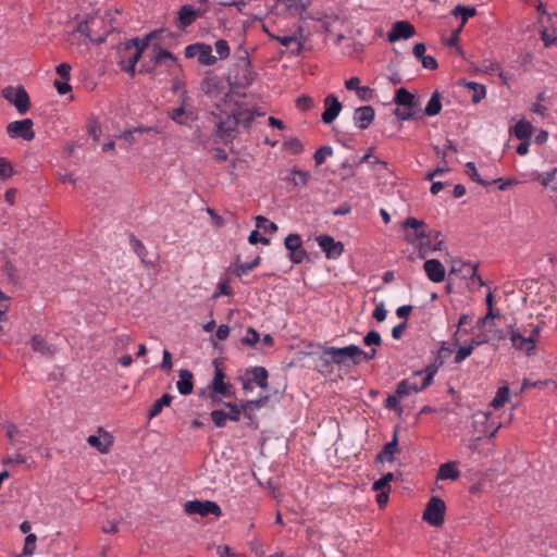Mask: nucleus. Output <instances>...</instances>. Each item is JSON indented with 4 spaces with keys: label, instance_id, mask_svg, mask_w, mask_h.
Returning a JSON list of instances; mask_svg holds the SVG:
<instances>
[{
    "label": "nucleus",
    "instance_id": "9",
    "mask_svg": "<svg viewBox=\"0 0 557 557\" xmlns=\"http://www.w3.org/2000/svg\"><path fill=\"white\" fill-rule=\"evenodd\" d=\"M284 246L289 251L288 259L293 263L299 264L305 259L308 258V252L302 247V240H301L300 235H298V234L287 235L284 240Z\"/></svg>",
    "mask_w": 557,
    "mask_h": 557
},
{
    "label": "nucleus",
    "instance_id": "19",
    "mask_svg": "<svg viewBox=\"0 0 557 557\" xmlns=\"http://www.w3.org/2000/svg\"><path fill=\"white\" fill-rule=\"evenodd\" d=\"M32 349L36 352L41 354L46 357H51L55 354L57 348L49 345L44 337L40 335H34L30 339Z\"/></svg>",
    "mask_w": 557,
    "mask_h": 557
},
{
    "label": "nucleus",
    "instance_id": "37",
    "mask_svg": "<svg viewBox=\"0 0 557 557\" xmlns=\"http://www.w3.org/2000/svg\"><path fill=\"white\" fill-rule=\"evenodd\" d=\"M252 375V381L261 388L268 387V371L264 367H253L249 371Z\"/></svg>",
    "mask_w": 557,
    "mask_h": 557
},
{
    "label": "nucleus",
    "instance_id": "14",
    "mask_svg": "<svg viewBox=\"0 0 557 557\" xmlns=\"http://www.w3.org/2000/svg\"><path fill=\"white\" fill-rule=\"evenodd\" d=\"M375 117V111L371 106H362L354 112V123L359 129H367Z\"/></svg>",
    "mask_w": 557,
    "mask_h": 557
},
{
    "label": "nucleus",
    "instance_id": "10",
    "mask_svg": "<svg viewBox=\"0 0 557 557\" xmlns=\"http://www.w3.org/2000/svg\"><path fill=\"white\" fill-rule=\"evenodd\" d=\"M319 247L324 251L327 259H337L344 252V245L327 234H323L317 237Z\"/></svg>",
    "mask_w": 557,
    "mask_h": 557
},
{
    "label": "nucleus",
    "instance_id": "11",
    "mask_svg": "<svg viewBox=\"0 0 557 557\" xmlns=\"http://www.w3.org/2000/svg\"><path fill=\"white\" fill-rule=\"evenodd\" d=\"M414 34L416 29L408 21H397L387 33V39L391 42H395L400 39L411 38Z\"/></svg>",
    "mask_w": 557,
    "mask_h": 557
},
{
    "label": "nucleus",
    "instance_id": "33",
    "mask_svg": "<svg viewBox=\"0 0 557 557\" xmlns=\"http://www.w3.org/2000/svg\"><path fill=\"white\" fill-rule=\"evenodd\" d=\"M311 178V174L308 171L300 170L297 166H294L292 170V178L290 182L296 187H306Z\"/></svg>",
    "mask_w": 557,
    "mask_h": 557
},
{
    "label": "nucleus",
    "instance_id": "44",
    "mask_svg": "<svg viewBox=\"0 0 557 557\" xmlns=\"http://www.w3.org/2000/svg\"><path fill=\"white\" fill-rule=\"evenodd\" d=\"M333 154V149L331 146H322L315 150L313 154L314 163L317 166L322 165L327 157Z\"/></svg>",
    "mask_w": 557,
    "mask_h": 557
},
{
    "label": "nucleus",
    "instance_id": "12",
    "mask_svg": "<svg viewBox=\"0 0 557 557\" xmlns=\"http://www.w3.org/2000/svg\"><path fill=\"white\" fill-rule=\"evenodd\" d=\"M324 112L322 113V122L324 124H331L335 121V119L341 113L343 106L338 100V97L331 94L324 98Z\"/></svg>",
    "mask_w": 557,
    "mask_h": 557
},
{
    "label": "nucleus",
    "instance_id": "8",
    "mask_svg": "<svg viewBox=\"0 0 557 557\" xmlns=\"http://www.w3.org/2000/svg\"><path fill=\"white\" fill-rule=\"evenodd\" d=\"M33 126L34 123L30 119L14 121L7 125V134L10 138H22L29 141L35 138Z\"/></svg>",
    "mask_w": 557,
    "mask_h": 557
},
{
    "label": "nucleus",
    "instance_id": "36",
    "mask_svg": "<svg viewBox=\"0 0 557 557\" xmlns=\"http://www.w3.org/2000/svg\"><path fill=\"white\" fill-rule=\"evenodd\" d=\"M442 110L441 95L438 91L432 94L423 113L428 116L437 115Z\"/></svg>",
    "mask_w": 557,
    "mask_h": 557
},
{
    "label": "nucleus",
    "instance_id": "27",
    "mask_svg": "<svg viewBox=\"0 0 557 557\" xmlns=\"http://www.w3.org/2000/svg\"><path fill=\"white\" fill-rule=\"evenodd\" d=\"M426 387H422L421 385H418L417 383L411 382L408 379L401 380L397 386H396V394L399 397H406L409 396L412 393H419L424 391Z\"/></svg>",
    "mask_w": 557,
    "mask_h": 557
},
{
    "label": "nucleus",
    "instance_id": "2",
    "mask_svg": "<svg viewBox=\"0 0 557 557\" xmlns=\"http://www.w3.org/2000/svg\"><path fill=\"white\" fill-rule=\"evenodd\" d=\"M214 119L215 135L224 144H230L236 137V132L239 126L238 114L233 110L226 112L216 106V111H212Z\"/></svg>",
    "mask_w": 557,
    "mask_h": 557
},
{
    "label": "nucleus",
    "instance_id": "59",
    "mask_svg": "<svg viewBox=\"0 0 557 557\" xmlns=\"http://www.w3.org/2000/svg\"><path fill=\"white\" fill-rule=\"evenodd\" d=\"M472 351L473 350L469 345L460 347L455 355V363H461L472 354Z\"/></svg>",
    "mask_w": 557,
    "mask_h": 557
},
{
    "label": "nucleus",
    "instance_id": "41",
    "mask_svg": "<svg viewBox=\"0 0 557 557\" xmlns=\"http://www.w3.org/2000/svg\"><path fill=\"white\" fill-rule=\"evenodd\" d=\"M226 408L230 409V411L226 412L228 420L233 422H237L240 419L242 412H245L242 404L236 403H223Z\"/></svg>",
    "mask_w": 557,
    "mask_h": 557
},
{
    "label": "nucleus",
    "instance_id": "52",
    "mask_svg": "<svg viewBox=\"0 0 557 557\" xmlns=\"http://www.w3.org/2000/svg\"><path fill=\"white\" fill-rule=\"evenodd\" d=\"M268 401V396L258 399L240 401L244 410H252L262 407Z\"/></svg>",
    "mask_w": 557,
    "mask_h": 557
},
{
    "label": "nucleus",
    "instance_id": "39",
    "mask_svg": "<svg viewBox=\"0 0 557 557\" xmlns=\"http://www.w3.org/2000/svg\"><path fill=\"white\" fill-rule=\"evenodd\" d=\"M255 221L257 228H261L265 233L273 234L277 231V225L263 215H257Z\"/></svg>",
    "mask_w": 557,
    "mask_h": 557
},
{
    "label": "nucleus",
    "instance_id": "34",
    "mask_svg": "<svg viewBox=\"0 0 557 557\" xmlns=\"http://www.w3.org/2000/svg\"><path fill=\"white\" fill-rule=\"evenodd\" d=\"M260 261H261V258L259 256H257L250 262H240L239 256H237L234 272L237 276H243V275L249 273L255 268H257L260 264Z\"/></svg>",
    "mask_w": 557,
    "mask_h": 557
},
{
    "label": "nucleus",
    "instance_id": "24",
    "mask_svg": "<svg viewBox=\"0 0 557 557\" xmlns=\"http://www.w3.org/2000/svg\"><path fill=\"white\" fill-rule=\"evenodd\" d=\"M160 33H161V30H153V32H150L149 34H147L143 38L135 37V38L127 40L126 42L128 45H131V48L139 49L140 55H143V52L148 48L150 41L152 39H157L159 37Z\"/></svg>",
    "mask_w": 557,
    "mask_h": 557
},
{
    "label": "nucleus",
    "instance_id": "22",
    "mask_svg": "<svg viewBox=\"0 0 557 557\" xmlns=\"http://www.w3.org/2000/svg\"><path fill=\"white\" fill-rule=\"evenodd\" d=\"M87 443L96 448L99 453L106 454L109 451L112 445V438L109 433L104 432L103 437H99L97 435H89L87 437Z\"/></svg>",
    "mask_w": 557,
    "mask_h": 557
},
{
    "label": "nucleus",
    "instance_id": "50",
    "mask_svg": "<svg viewBox=\"0 0 557 557\" xmlns=\"http://www.w3.org/2000/svg\"><path fill=\"white\" fill-rule=\"evenodd\" d=\"M296 107L298 110L307 112L313 107V99L310 96L302 95L297 98Z\"/></svg>",
    "mask_w": 557,
    "mask_h": 557
},
{
    "label": "nucleus",
    "instance_id": "63",
    "mask_svg": "<svg viewBox=\"0 0 557 557\" xmlns=\"http://www.w3.org/2000/svg\"><path fill=\"white\" fill-rule=\"evenodd\" d=\"M71 65L69 63H61L57 66L55 71L63 81H70L71 77Z\"/></svg>",
    "mask_w": 557,
    "mask_h": 557
},
{
    "label": "nucleus",
    "instance_id": "7",
    "mask_svg": "<svg viewBox=\"0 0 557 557\" xmlns=\"http://www.w3.org/2000/svg\"><path fill=\"white\" fill-rule=\"evenodd\" d=\"M119 54V65L121 70L134 76L136 64L141 58L140 50L131 48V45L125 42L120 47Z\"/></svg>",
    "mask_w": 557,
    "mask_h": 557
},
{
    "label": "nucleus",
    "instance_id": "55",
    "mask_svg": "<svg viewBox=\"0 0 557 557\" xmlns=\"http://www.w3.org/2000/svg\"><path fill=\"white\" fill-rule=\"evenodd\" d=\"M272 39H274L275 41H277L280 45L286 47V48H289L294 42L297 41V38L298 36L296 34L294 35H284V36H274L272 35L271 36Z\"/></svg>",
    "mask_w": 557,
    "mask_h": 557
},
{
    "label": "nucleus",
    "instance_id": "40",
    "mask_svg": "<svg viewBox=\"0 0 557 557\" xmlns=\"http://www.w3.org/2000/svg\"><path fill=\"white\" fill-rule=\"evenodd\" d=\"M466 174L475 183L482 185V186H488L491 185L490 181L483 180L480 174L478 173V170L475 168V164L473 162H467L466 163Z\"/></svg>",
    "mask_w": 557,
    "mask_h": 557
},
{
    "label": "nucleus",
    "instance_id": "47",
    "mask_svg": "<svg viewBox=\"0 0 557 557\" xmlns=\"http://www.w3.org/2000/svg\"><path fill=\"white\" fill-rule=\"evenodd\" d=\"M129 243L135 253L140 258L143 262H145L147 250L141 240L136 238L134 235H131Z\"/></svg>",
    "mask_w": 557,
    "mask_h": 557
},
{
    "label": "nucleus",
    "instance_id": "20",
    "mask_svg": "<svg viewBox=\"0 0 557 557\" xmlns=\"http://www.w3.org/2000/svg\"><path fill=\"white\" fill-rule=\"evenodd\" d=\"M180 380L176 383V387L182 395H189L193 392V373L187 369L180 370Z\"/></svg>",
    "mask_w": 557,
    "mask_h": 557
},
{
    "label": "nucleus",
    "instance_id": "49",
    "mask_svg": "<svg viewBox=\"0 0 557 557\" xmlns=\"http://www.w3.org/2000/svg\"><path fill=\"white\" fill-rule=\"evenodd\" d=\"M363 344L366 346H381L382 337L377 331H370L363 337Z\"/></svg>",
    "mask_w": 557,
    "mask_h": 557
},
{
    "label": "nucleus",
    "instance_id": "42",
    "mask_svg": "<svg viewBox=\"0 0 557 557\" xmlns=\"http://www.w3.org/2000/svg\"><path fill=\"white\" fill-rule=\"evenodd\" d=\"M451 13L455 16H460L462 24H465L470 17L475 15L476 10L474 7H463L459 4L453 10Z\"/></svg>",
    "mask_w": 557,
    "mask_h": 557
},
{
    "label": "nucleus",
    "instance_id": "53",
    "mask_svg": "<svg viewBox=\"0 0 557 557\" xmlns=\"http://www.w3.org/2000/svg\"><path fill=\"white\" fill-rule=\"evenodd\" d=\"M284 145L294 154H299V153H301L304 151V145L296 137L289 138L288 140L285 141Z\"/></svg>",
    "mask_w": 557,
    "mask_h": 557
},
{
    "label": "nucleus",
    "instance_id": "25",
    "mask_svg": "<svg viewBox=\"0 0 557 557\" xmlns=\"http://www.w3.org/2000/svg\"><path fill=\"white\" fill-rule=\"evenodd\" d=\"M160 33H161V30H153V32H150L149 34H147L143 38L135 37V38L127 40L126 42L128 45H131V48L139 49L140 55H143V52L148 48L150 41L152 39H157L159 37Z\"/></svg>",
    "mask_w": 557,
    "mask_h": 557
},
{
    "label": "nucleus",
    "instance_id": "30",
    "mask_svg": "<svg viewBox=\"0 0 557 557\" xmlns=\"http://www.w3.org/2000/svg\"><path fill=\"white\" fill-rule=\"evenodd\" d=\"M478 264L472 262H460V269H457L456 265H453L450 270V274L454 273H462V277L467 280L474 281V277L476 276L478 272Z\"/></svg>",
    "mask_w": 557,
    "mask_h": 557
},
{
    "label": "nucleus",
    "instance_id": "62",
    "mask_svg": "<svg viewBox=\"0 0 557 557\" xmlns=\"http://www.w3.org/2000/svg\"><path fill=\"white\" fill-rule=\"evenodd\" d=\"M248 242L251 245H256L258 243H261L263 245H269L270 244V239L264 237V236H261L257 230H253L250 233V235L248 236Z\"/></svg>",
    "mask_w": 557,
    "mask_h": 557
},
{
    "label": "nucleus",
    "instance_id": "21",
    "mask_svg": "<svg viewBox=\"0 0 557 557\" xmlns=\"http://www.w3.org/2000/svg\"><path fill=\"white\" fill-rule=\"evenodd\" d=\"M460 476V471L457 469L456 461H448L440 466L436 479L437 480H457Z\"/></svg>",
    "mask_w": 557,
    "mask_h": 557
},
{
    "label": "nucleus",
    "instance_id": "38",
    "mask_svg": "<svg viewBox=\"0 0 557 557\" xmlns=\"http://www.w3.org/2000/svg\"><path fill=\"white\" fill-rule=\"evenodd\" d=\"M510 391L508 386H502L497 389L495 397L491 401V406L495 409L503 407L509 399Z\"/></svg>",
    "mask_w": 557,
    "mask_h": 557
},
{
    "label": "nucleus",
    "instance_id": "17",
    "mask_svg": "<svg viewBox=\"0 0 557 557\" xmlns=\"http://www.w3.org/2000/svg\"><path fill=\"white\" fill-rule=\"evenodd\" d=\"M398 451V437L397 431L394 432L393 438L391 442L386 443L382 450L377 453L375 457L376 462H393L394 456Z\"/></svg>",
    "mask_w": 557,
    "mask_h": 557
},
{
    "label": "nucleus",
    "instance_id": "23",
    "mask_svg": "<svg viewBox=\"0 0 557 557\" xmlns=\"http://www.w3.org/2000/svg\"><path fill=\"white\" fill-rule=\"evenodd\" d=\"M177 26L185 29L195 22V8L190 4L183 5L178 11Z\"/></svg>",
    "mask_w": 557,
    "mask_h": 557
},
{
    "label": "nucleus",
    "instance_id": "1",
    "mask_svg": "<svg viewBox=\"0 0 557 557\" xmlns=\"http://www.w3.org/2000/svg\"><path fill=\"white\" fill-rule=\"evenodd\" d=\"M362 349L357 345H348L345 347L323 346L322 347V367L327 372H332V364L339 367H349L350 364L358 366L360 363V356Z\"/></svg>",
    "mask_w": 557,
    "mask_h": 557
},
{
    "label": "nucleus",
    "instance_id": "64",
    "mask_svg": "<svg viewBox=\"0 0 557 557\" xmlns=\"http://www.w3.org/2000/svg\"><path fill=\"white\" fill-rule=\"evenodd\" d=\"M399 396L397 394L395 395H388L387 398L385 399V407L387 409H394V410H401V408L399 407Z\"/></svg>",
    "mask_w": 557,
    "mask_h": 557
},
{
    "label": "nucleus",
    "instance_id": "61",
    "mask_svg": "<svg viewBox=\"0 0 557 557\" xmlns=\"http://www.w3.org/2000/svg\"><path fill=\"white\" fill-rule=\"evenodd\" d=\"M386 314L385 305L383 301H380L373 310L372 315L377 322H383L386 319Z\"/></svg>",
    "mask_w": 557,
    "mask_h": 557
},
{
    "label": "nucleus",
    "instance_id": "43",
    "mask_svg": "<svg viewBox=\"0 0 557 557\" xmlns=\"http://www.w3.org/2000/svg\"><path fill=\"white\" fill-rule=\"evenodd\" d=\"M236 114H238L239 125H243L244 128L249 129L255 120V112L250 110H234Z\"/></svg>",
    "mask_w": 557,
    "mask_h": 557
},
{
    "label": "nucleus",
    "instance_id": "31",
    "mask_svg": "<svg viewBox=\"0 0 557 557\" xmlns=\"http://www.w3.org/2000/svg\"><path fill=\"white\" fill-rule=\"evenodd\" d=\"M532 132L533 126L531 125L530 122H527L524 120L519 121L513 126V135L516 136V138L520 140H529L530 137L532 136Z\"/></svg>",
    "mask_w": 557,
    "mask_h": 557
},
{
    "label": "nucleus",
    "instance_id": "6",
    "mask_svg": "<svg viewBox=\"0 0 557 557\" xmlns=\"http://www.w3.org/2000/svg\"><path fill=\"white\" fill-rule=\"evenodd\" d=\"M184 510L188 515H199L201 517L209 515L220 517L222 515L220 506L212 500H188L184 505Z\"/></svg>",
    "mask_w": 557,
    "mask_h": 557
},
{
    "label": "nucleus",
    "instance_id": "15",
    "mask_svg": "<svg viewBox=\"0 0 557 557\" xmlns=\"http://www.w3.org/2000/svg\"><path fill=\"white\" fill-rule=\"evenodd\" d=\"M510 341L517 350H522L528 356L533 355L535 351V344H533L532 337L523 336L518 330L510 332Z\"/></svg>",
    "mask_w": 557,
    "mask_h": 557
},
{
    "label": "nucleus",
    "instance_id": "54",
    "mask_svg": "<svg viewBox=\"0 0 557 557\" xmlns=\"http://www.w3.org/2000/svg\"><path fill=\"white\" fill-rule=\"evenodd\" d=\"M541 38L545 47L557 46V35L554 30L550 33L548 28H544L541 32Z\"/></svg>",
    "mask_w": 557,
    "mask_h": 557
},
{
    "label": "nucleus",
    "instance_id": "45",
    "mask_svg": "<svg viewBox=\"0 0 557 557\" xmlns=\"http://www.w3.org/2000/svg\"><path fill=\"white\" fill-rule=\"evenodd\" d=\"M394 479L393 472L385 473L381 479L376 480L373 485V491H389V482Z\"/></svg>",
    "mask_w": 557,
    "mask_h": 557
},
{
    "label": "nucleus",
    "instance_id": "56",
    "mask_svg": "<svg viewBox=\"0 0 557 557\" xmlns=\"http://www.w3.org/2000/svg\"><path fill=\"white\" fill-rule=\"evenodd\" d=\"M557 168H554L550 171L539 174L537 180L544 187H547L555 180Z\"/></svg>",
    "mask_w": 557,
    "mask_h": 557
},
{
    "label": "nucleus",
    "instance_id": "58",
    "mask_svg": "<svg viewBox=\"0 0 557 557\" xmlns=\"http://www.w3.org/2000/svg\"><path fill=\"white\" fill-rule=\"evenodd\" d=\"M12 174H13V169H12L11 163L4 158H0V178L1 180L9 178L12 176Z\"/></svg>",
    "mask_w": 557,
    "mask_h": 557
},
{
    "label": "nucleus",
    "instance_id": "29",
    "mask_svg": "<svg viewBox=\"0 0 557 557\" xmlns=\"http://www.w3.org/2000/svg\"><path fill=\"white\" fill-rule=\"evenodd\" d=\"M459 84H461L472 90L471 100L473 103H479L486 96V88L482 84L474 83V82H467L465 79H461L459 82Z\"/></svg>",
    "mask_w": 557,
    "mask_h": 557
},
{
    "label": "nucleus",
    "instance_id": "46",
    "mask_svg": "<svg viewBox=\"0 0 557 557\" xmlns=\"http://www.w3.org/2000/svg\"><path fill=\"white\" fill-rule=\"evenodd\" d=\"M210 417L216 428H224L228 420L226 411L222 409L212 410Z\"/></svg>",
    "mask_w": 557,
    "mask_h": 557
},
{
    "label": "nucleus",
    "instance_id": "60",
    "mask_svg": "<svg viewBox=\"0 0 557 557\" xmlns=\"http://www.w3.org/2000/svg\"><path fill=\"white\" fill-rule=\"evenodd\" d=\"M78 33L85 35L86 37H88L91 41H95V42H102L104 41V38L102 37H99V38H92L89 34V26H88V22L86 21H83L81 23H78L77 25V29H76Z\"/></svg>",
    "mask_w": 557,
    "mask_h": 557
},
{
    "label": "nucleus",
    "instance_id": "4",
    "mask_svg": "<svg viewBox=\"0 0 557 557\" xmlns=\"http://www.w3.org/2000/svg\"><path fill=\"white\" fill-rule=\"evenodd\" d=\"M2 97L13 104L20 114H25L29 109V97L23 86L3 88Z\"/></svg>",
    "mask_w": 557,
    "mask_h": 557
},
{
    "label": "nucleus",
    "instance_id": "48",
    "mask_svg": "<svg viewBox=\"0 0 557 557\" xmlns=\"http://www.w3.org/2000/svg\"><path fill=\"white\" fill-rule=\"evenodd\" d=\"M260 341L259 333L253 327H248L242 343L246 346H255Z\"/></svg>",
    "mask_w": 557,
    "mask_h": 557
},
{
    "label": "nucleus",
    "instance_id": "35",
    "mask_svg": "<svg viewBox=\"0 0 557 557\" xmlns=\"http://www.w3.org/2000/svg\"><path fill=\"white\" fill-rule=\"evenodd\" d=\"M172 399H173V396L170 394H164V395H162L161 398L157 399L149 409V412H148L149 419H152V418L159 416L161 413L163 407H165V406L168 407L171 405Z\"/></svg>",
    "mask_w": 557,
    "mask_h": 557
},
{
    "label": "nucleus",
    "instance_id": "26",
    "mask_svg": "<svg viewBox=\"0 0 557 557\" xmlns=\"http://www.w3.org/2000/svg\"><path fill=\"white\" fill-rule=\"evenodd\" d=\"M394 102L398 106H404L408 109H413L414 107H417L414 95L409 92L404 87L396 90Z\"/></svg>",
    "mask_w": 557,
    "mask_h": 557
},
{
    "label": "nucleus",
    "instance_id": "57",
    "mask_svg": "<svg viewBox=\"0 0 557 557\" xmlns=\"http://www.w3.org/2000/svg\"><path fill=\"white\" fill-rule=\"evenodd\" d=\"M215 51L221 59H226L230 55V47L226 40L219 39L214 44Z\"/></svg>",
    "mask_w": 557,
    "mask_h": 557
},
{
    "label": "nucleus",
    "instance_id": "16",
    "mask_svg": "<svg viewBox=\"0 0 557 557\" xmlns=\"http://www.w3.org/2000/svg\"><path fill=\"white\" fill-rule=\"evenodd\" d=\"M423 269L428 278L434 283H441L445 278V268L442 262L437 259L426 260L423 264Z\"/></svg>",
    "mask_w": 557,
    "mask_h": 557
},
{
    "label": "nucleus",
    "instance_id": "3",
    "mask_svg": "<svg viewBox=\"0 0 557 557\" xmlns=\"http://www.w3.org/2000/svg\"><path fill=\"white\" fill-rule=\"evenodd\" d=\"M445 510V502L440 497L433 496L425 506L422 519L433 527H440L444 523Z\"/></svg>",
    "mask_w": 557,
    "mask_h": 557
},
{
    "label": "nucleus",
    "instance_id": "32",
    "mask_svg": "<svg viewBox=\"0 0 557 557\" xmlns=\"http://www.w3.org/2000/svg\"><path fill=\"white\" fill-rule=\"evenodd\" d=\"M145 132L157 133V131L153 127L138 126L132 129L124 131L123 133H121L120 138H122L127 145H131L134 141H136L138 135Z\"/></svg>",
    "mask_w": 557,
    "mask_h": 557
},
{
    "label": "nucleus",
    "instance_id": "5",
    "mask_svg": "<svg viewBox=\"0 0 557 557\" xmlns=\"http://www.w3.org/2000/svg\"><path fill=\"white\" fill-rule=\"evenodd\" d=\"M185 58H197L198 62L205 66H211L216 63V58L212 54V48L205 42H196L185 48Z\"/></svg>",
    "mask_w": 557,
    "mask_h": 557
},
{
    "label": "nucleus",
    "instance_id": "13",
    "mask_svg": "<svg viewBox=\"0 0 557 557\" xmlns=\"http://www.w3.org/2000/svg\"><path fill=\"white\" fill-rule=\"evenodd\" d=\"M403 225L406 228L414 230L416 237L420 240H422V239H435L436 240L441 235V233L437 231H430L426 233L424 231V227H425L424 221L418 220L416 218H411V216L407 218L404 221Z\"/></svg>",
    "mask_w": 557,
    "mask_h": 557
},
{
    "label": "nucleus",
    "instance_id": "18",
    "mask_svg": "<svg viewBox=\"0 0 557 557\" xmlns=\"http://www.w3.org/2000/svg\"><path fill=\"white\" fill-rule=\"evenodd\" d=\"M443 363V360L436 358L435 362L426 366L424 369L414 371L413 375L425 374L424 379L422 380V387L428 388L432 384L435 374L437 373L438 369L442 367Z\"/></svg>",
    "mask_w": 557,
    "mask_h": 557
},
{
    "label": "nucleus",
    "instance_id": "28",
    "mask_svg": "<svg viewBox=\"0 0 557 557\" xmlns=\"http://www.w3.org/2000/svg\"><path fill=\"white\" fill-rule=\"evenodd\" d=\"M165 60H170L173 63L177 62V59L172 52L168 51L166 49H163L159 45H154L151 51V61L154 62V64L157 65L161 64Z\"/></svg>",
    "mask_w": 557,
    "mask_h": 557
},
{
    "label": "nucleus",
    "instance_id": "51",
    "mask_svg": "<svg viewBox=\"0 0 557 557\" xmlns=\"http://www.w3.org/2000/svg\"><path fill=\"white\" fill-rule=\"evenodd\" d=\"M224 377H225V374H224L223 370L216 366L215 371H214V376H213L211 383L209 384L210 389L218 391V388L224 384Z\"/></svg>",
    "mask_w": 557,
    "mask_h": 557
}]
</instances>
